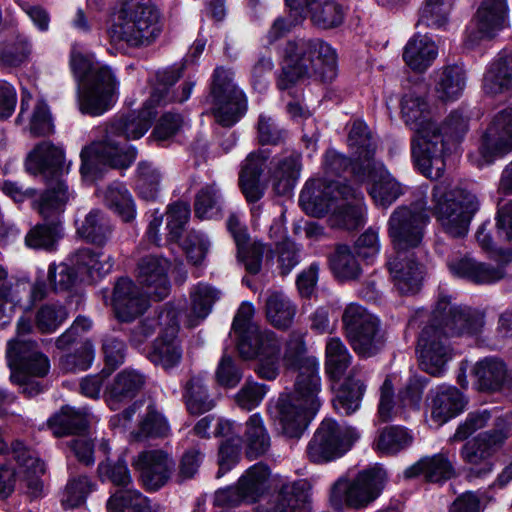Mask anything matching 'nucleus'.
Masks as SVG:
<instances>
[{
    "mask_svg": "<svg viewBox=\"0 0 512 512\" xmlns=\"http://www.w3.org/2000/svg\"><path fill=\"white\" fill-rule=\"evenodd\" d=\"M69 200L68 187L62 180H55L35 203V208L45 220H55L64 211Z\"/></svg>",
    "mask_w": 512,
    "mask_h": 512,
    "instance_id": "nucleus-50",
    "label": "nucleus"
},
{
    "mask_svg": "<svg viewBox=\"0 0 512 512\" xmlns=\"http://www.w3.org/2000/svg\"><path fill=\"white\" fill-rule=\"evenodd\" d=\"M253 316V306L243 303L234 317L232 328L238 337V351L244 359L258 360L259 377L274 380L279 371L280 342L274 332L261 329Z\"/></svg>",
    "mask_w": 512,
    "mask_h": 512,
    "instance_id": "nucleus-6",
    "label": "nucleus"
},
{
    "mask_svg": "<svg viewBox=\"0 0 512 512\" xmlns=\"http://www.w3.org/2000/svg\"><path fill=\"white\" fill-rule=\"evenodd\" d=\"M329 264L334 275L340 280H356L362 272L351 248L339 244L329 256Z\"/></svg>",
    "mask_w": 512,
    "mask_h": 512,
    "instance_id": "nucleus-54",
    "label": "nucleus"
},
{
    "mask_svg": "<svg viewBox=\"0 0 512 512\" xmlns=\"http://www.w3.org/2000/svg\"><path fill=\"white\" fill-rule=\"evenodd\" d=\"M271 471L263 463H256L249 467L238 479L237 485L247 504H253L264 497L271 489Z\"/></svg>",
    "mask_w": 512,
    "mask_h": 512,
    "instance_id": "nucleus-39",
    "label": "nucleus"
},
{
    "mask_svg": "<svg viewBox=\"0 0 512 512\" xmlns=\"http://www.w3.org/2000/svg\"><path fill=\"white\" fill-rule=\"evenodd\" d=\"M206 382L204 375L197 374L191 376L185 385L183 398L187 411L192 415H201L215 407Z\"/></svg>",
    "mask_w": 512,
    "mask_h": 512,
    "instance_id": "nucleus-45",
    "label": "nucleus"
},
{
    "mask_svg": "<svg viewBox=\"0 0 512 512\" xmlns=\"http://www.w3.org/2000/svg\"><path fill=\"white\" fill-rule=\"evenodd\" d=\"M365 389L364 381L356 377V370L353 369L335 394L333 399L335 410L344 415H351L357 411L361 405Z\"/></svg>",
    "mask_w": 512,
    "mask_h": 512,
    "instance_id": "nucleus-44",
    "label": "nucleus"
},
{
    "mask_svg": "<svg viewBox=\"0 0 512 512\" xmlns=\"http://www.w3.org/2000/svg\"><path fill=\"white\" fill-rule=\"evenodd\" d=\"M161 174L151 162L140 161L137 165L136 186L140 197L155 200L160 190Z\"/></svg>",
    "mask_w": 512,
    "mask_h": 512,
    "instance_id": "nucleus-62",
    "label": "nucleus"
},
{
    "mask_svg": "<svg viewBox=\"0 0 512 512\" xmlns=\"http://www.w3.org/2000/svg\"><path fill=\"white\" fill-rule=\"evenodd\" d=\"M385 480L386 471L380 467L364 470L352 481L340 479L332 487L331 503L335 507L343 501L354 508L365 507L378 497Z\"/></svg>",
    "mask_w": 512,
    "mask_h": 512,
    "instance_id": "nucleus-14",
    "label": "nucleus"
},
{
    "mask_svg": "<svg viewBox=\"0 0 512 512\" xmlns=\"http://www.w3.org/2000/svg\"><path fill=\"white\" fill-rule=\"evenodd\" d=\"M350 185L340 180L306 182L299 196V204L306 214L321 217L332 212L339 195H352Z\"/></svg>",
    "mask_w": 512,
    "mask_h": 512,
    "instance_id": "nucleus-18",
    "label": "nucleus"
},
{
    "mask_svg": "<svg viewBox=\"0 0 512 512\" xmlns=\"http://www.w3.org/2000/svg\"><path fill=\"white\" fill-rule=\"evenodd\" d=\"M169 431L170 428L165 417L154 403H149L140 421L136 438L140 440L149 437H165Z\"/></svg>",
    "mask_w": 512,
    "mask_h": 512,
    "instance_id": "nucleus-63",
    "label": "nucleus"
},
{
    "mask_svg": "<svg viewBox=\"0 0 512 512\" xmlns=\"http://www.w3.org/2000/svg\"><path fill=\"white\" fill-rule=\"evenodd\" d=\"M395 288L403 295L415 294L421 288L423 279L422 265L416 262L414 253L396 252L388 261Z\"/></svg>",
    "mask_w": 512,
    "mask_h": 512,
    "instance_id": "nucleus-27",
    "label": "nucleus"
},
{
    "mask_svg": "<svg viewBox=\"0 0 512 512\" xmlns=\"http://www.w3.org/2000/svg\"><path fill=\"white\" fill-rule=\"evenodd\" d=\"M88 417L87 409H75L66 405L48 419L47 425L54 436L64 437L85 431Z\"/></svg>",
    "mask_w": 512,
    "mask_h": 512,
    "instance_id": "nucleus-41",
    "label": "nucleus"
},
{
    "mask_svg": "<svg viewBox=\"0 0 512 512\" xmlns=\"http://www.w3.org/2000/svg\"><path fill=\"white\" fill-rule=\"evenodd\" d=\"M302 165L299 153L291 154L272 163L269 174L274 192L277 195H289L300 176Z\"/></svg>",
    "mask_w": 512,
    "mask_h": 512,
    "instance_id": "nucleus-36",
    "label": "nucleus"
},
{
    "mask_svg": "<svg viewBox=\"0 0 512 512\" xmlns=\"http://www.w3.org/2000/svg\"><path fill=\"white\" fill-rule=\"evenodd\" d=\"M512 151V108L507 107L493 117L479 147L482 164L491 163Z\"/></svg>",
    "mask_w": 512,
    "mask_h": 512,
    "instance_id": "nucleus-20",
    "label": "nucleus"
},
{
    "mask_svg": "<svg viewBox=\"0 0 512 512\" xmlns=\"http://www.w3.org/2000/svg\"><path fill=\"white\" fill-rule=\"evenodd\" d=\"M466 405L462 393L455 387H440L432 399V419L442 425L460 414Z\"/></svg>",
    "mask_w": 512,
    "mask_h": 512,
    "instance_id": "nucleus-42",
    "label": "nucleus"
},
{
    "mask_svg": "<svg viewBox=\"0 0 512 512\" xmlns=\"http://www.w3.org/2000/svg\"><path fill=\"white\" fill-rule=\"evenodd\" d=\"M160 319L162 321L170 320V322L168 327L163 328L154 340L148 358L154 365L169 371L180 364L183 355L182 347L177 339L178 319L175 311L163 312Z\"/></svg>",
    "mask_w": 512,
    "mask_h": 512,
    "instance_id": "nucleus-19",
    "label": "nucleus"
},
{
    "mask_svg": "<svg viewBox=\"0 0 512 512\" xmlns=\"http://www.w3.org/2000/svg\"><path fill=\"white\" fill-rule=\"evenodd\" d=\"M294 11H306L313 25L321 29H332L344 21L345 11L340 0H285Z\"/></svg>",
    "mask_w": 512,
    "mask_h": 512,
    "instance_id": "nucleus-26",
    "label": "nucleus"
},
{
    "mask_svg": "<svg viewBox=\"0 0 512 512\" xmlns=\"http://www.w3.org/2000/svg\"><path fill=\"white\" fill-rule=\"evenodd\" d=\"M63 237V228L58 220L37 224L27 233L25 243L33 249L46 251L55 250L58 241Z\"/></svg>",
    "mask_w": 512,
    "mask_h": 512,
    "instance_id": "nucleus-52",
    "label": "nucleus"
},
{
    "mask_svg": "<svg viewBox=\"0 0 512 512\" xmlns=\"http://www.w3.org/2000/svg\"><path fill=\"white\" fill-rule=\"evenodd\" d=\"M358 438L359 433L354 428L324 419L309 441L306 453L313 463L330 462L348 452Z\"/></svg>",
    "mask_w": 512,
    "mask_h": 512,
    "instance_id": "nucleus-13",
    "label": "nucleus"
},
{
    "mask_svg": "<svg viewBox=\"0 0 512 512\" xmlns=\"http://www.w3.org/2000/svg\"><path fill=\"white\" fill-rule=\"evenodd\" d=\"M326 371L333 379H340L352 361V355L344 342L338 337H331L327 340L326 348Z\"/></svg>",
    "mask_w": 512,
    "mask_h": 512,
    "instance_id": "nucleus-55",
    "label": "nucleus"
},
{
    "mask_svg": "<svg viewBox=\"0 0 512 512\" xmlns=\"http://www.w3.org/2000/svg\"><path fill=\"white\" fill-rule=\"evenodd\" d=\"M342 325L346 338L359 356L373 357L385 347L386 331L380 319L365 307L348 304L342 314Z\"/></svg>",
    "mask_w": 512,
    "mask_h": 512,
    "instance_id": "nucleus-10",
    "label": "nucleus"
},
{
    "mask_svg": "<svg viewBox=\"0 0 512 512\" xmlns=\"http://www.w3.org/2000/svg\"><path fill=\"white\" fill-rule=\"evenodd\" d=\"M68 262L75 269L79 277L87 280H96L112 271L113 259L104 257L101 252H96L89 247H81L73 251L68 257Z\"/></svg>",
    "mask_w": 512,
    "mask_h": 512,
    "instance_id": "nucleus-32",
    "label": "nucleus"
},
{
    "mask_svg": "<svg viewBox=\"0 0 512 512\" xmlns=\"http://www.w3.org/2000/svg\"><path fill=\"white\" fill-rule=\"evenodd\" d=\"M245 453L250 459L266 454L271 446L269 433L259 413L251 415L244 432Z\"/></svg>",
    "mask_w": 512,
    "mask_h": 512,
    "instance_id": "nucleus-47",
    "label": "nucleus"
},
{
    "mask_svg": "<svg viewBox=\"0 0 512 512\" xmlns=\"http://www.w3.org/2000/svg\"><path fill=\"white\" fill-rule=\"evenodd\" d=\"M182 76L180 68H172L157 74V84L148 99L154 106L167 104L169 102L182 103L186 101L194 88L195 83L187 81L183 83L179 93H170L173 86Z\"/></svg>",
    "mask_w": 512,
    "mask_h": 512,
    "instance_id": "nucleus-37",
    "label": "nucleus"
},
{
    "mask_svg": "<svg viewBox=\"0 0 512 512\" xmlns=\"http://www.w3.org/2000/svg\"><path fill=\"white\" fill-rule=\"evenodd\" d=\"M281 55L284 61L277 86L288 89L300 80L332 82L338 74L337 53L319 38H295L285 43Z\"/></svg>",
    "mask_w": 512,
    "mask_h": 512,
    "instance_id": "nucleus-4",
    "label": "nucleus"
},
{
    "mask_svg": "<svg viewBox=\"0 0 512 512\" xmlns=\"http://www.w3.org/2000/svg\"><path fill=\"white\" fill-rule=\"evenodd\" d=\"M106 506L109 512H153L148 498L132 489L117 490L109 497Z\"/></svg>",
    "mask_w": 512,
    "mask_h": 512,
    "instance_id": "nucleus-53",
    "label": "nucleus"
},
{
    "mask_svg": "<svg viewBox=\"0 0 512 512\" xmlns=\"http://www.w3.org/2000/svg\"><path fill=\"white\" fill-rule=\"evenodd\" d=\"M162 30L161 13L152 0H120L106 34L113 45L143 49L154 44Z\"/></svg>",
    "mask_w": 512,
    "mask_h": 512,
    "instance_id": "nucleus-5",
    "label": "nucleus"
},
{
    "mask_svg": "<svg viewBox=\"0 0 512 512\" xmlns=\"http://www.w3.org/2000/svg\"><path fill=\"white\" fill-rule=\"evenodd\" d=\"M148 298L129 278H120L113 291V307L122 322H131L148 308Z\"/></svg>",
    "mask_w": 512,
    "mask_h": 512,
    "instance_id": "nucleus-25",
    "label": "nucleus"
},
{
    "mask_svg": "<svg viewBox=\"0 0 512 512\" xmlns=\"http://www.w3.org/2000/svg\"><path fill=\"white\" fill-rule=\"evenodd\" d=\"M25 166L28 172L42 174L51 180H61L62 175L68 172L63 150L49 141L34 147L26 158Z\"/></svg>",
    "mask_w": 512,
    "mask_h": 512,
    "instance_id": "nucleus-24",
    "label": "nucleus"
},
{
    "mask_svg": "<svg viewBox=\"0 0 512 512\" xmlns=\"http://www.w3.org/2000/svg\"><path fill=\"white\" fill-rule=\"evenodd\" d=\"M438 55L435 42L426 35H414L404 46L403 60L414 72H425Z\"/></svg>",
    "mask_w": 512,
    "mask_h": 512,
    "instance_id": "nucleus-35",
    "label": "nucleus"
},
{
    "mask_svg": "<svg viewBox=\"0 0 512 512\" xmlns=\"http://www.w3.org/2000/svg\"><path fill=\"white\" fill-rule=\"evenodd\" d=\"M171 262L162 256L148 255L138 263V281L147 289V293L156 300L166 298L171 289L168 272Z\"/></svg>",
    "mask_w": 512,
    "mask_h": 512,
    "instance_id": "nucleus-23",
    "label": "nucleus"
},
{
    "mask_svg": "<svg viewBox=\"0 0 512 512\" xmlns=\"http://www.w3.org/2000/svg\"><path fill=\"white\" fill-rule=\"evenodd\" d=\"M478 208L477 197L469 191L452 187L447 182L437 183L432 189L430 210L444 232L453 238L467 234Z\"/></svg>",
    "mask_w": 512,
    "mask_h": 512,
    "instance_id": "nucleus-8",
    "label": "nucleus"
},
{
    "mask_svg": "<svg viewBox=\"0 0 512 512\" xmlns=\"http://www.w3.org/2000/svg\"><path fill=\"white\" fill-rule=\"evenodd\" d=\"M435 97L443 102L458 100L466 87V72L459 65H446L433 71Z\"/></svg>",
    "mask_w": 512,
    "mask_h": 512,
    "instance_id": "nucleus-34",
    "label": "nucleus"
},
{
    "mask_svg": "<svg viewBox=\"0 0 512 512\" xmlns=\"http://www.w3.org/2000/svg\"><path fill=\"white\" fill-rule=\"evenodd\" d=\"M194 209L196 216L201 219L221 216L222 196L215 184L206 185L197 193Z\"/></svg>",
    "mask_w": 512,
    "mask_h": 512,
    "instance_id": "nucleus-61",
    "label": "nucleus"
},
{
    "mask_svg": "<svg viewBox=\"0 0 512 512\" xmlns=\"http://www.w3.org/2000/svg\"><path fill=\"white\" fill-rule=\"evenodd\" d=\"M413 437L401 426L383 428L375 441L377 451L382 454L395 455L411 445Z\"/></svg>",
    "mask_w": 512,
    "mask_h": 512,
    "instance_id": "nucleus-59",
    "label": "nucleus"
},
{
    "mask_svg": "<svg viewBox=\"0 0 512 512\" xmlns=\"http://www.w3.org/2000/svg\"><path fill=\"white\" fill-rule=\"evenodd\" d=\"M233 75L230 68L217 67L206 99L215 120L224 127L233 126L247 108L245 96L233 82Z\"/></svg>",
    "mask_w": 512,
    "mask_h": 512,
    "instance_id": "nucleus-11",
    "label": "nucleus"
},
{
    "mask_svg": "<svg viewBox=\"0 0 512 512\" xmlns=\"http://www.w3.org/2000/svg\"><path fill=\"white\" fill-rule=\"evenodd\" d=\"M473 374L481 391L512 394V371L501 359L486 357L478 361Z\"/></svg>",
    "mask_w": 512,
    "mask_h": 512,
    "instance_id": "nucleus-29",
    "label": "nucleus"
},
{
    "mask_svg": "<svg viewBox=\"0 0 512 512\" xmlns=\"http://www.w3.org/2000/svg\"><path fill=\"white\" fill-rule=\"evenodd\" d=\"M348 145L352 150L353 157H355L354 172L356 166L365 170L379 162L374 159L376 145L364 122L360 120L353 122L348 134Z\"/></svg>",
    "mask_w": 512,
    "mask_h": 512,
    "instance_id": "nucleus-38",
    "label": "nucleus"
},
{
    "mask_svg": "<svg viewBox=\"0 0 512 512\" xmlns=\"http://www.w3.org/2000/svg\"><path fill=\"white\" fill-rule=\"evenodd\" d=\"M268 154L264 151H254L248 154L242 162L239 173V185L246 200L250 203L260 200L265 191L260 177L263 173Z\"/></svg>",
    "mask_w": 512,
    "mask_h": 512,
    "instance_id": "nucleus-31",
    "label": "nucleus"
},
{
    "mask_svg": "<svg viewBox=\"0 0 512 512\" xmlns=\"http://www.w3.org/2000/svg\"><path fill=\"white\" fill-rule=\"evenodd\" d=\"M400 108L402 120L414 133L411 154L415 166L425 177L439 179L445 171L446 157L456 150L468 130V119L454 110L437 122L428 99L415 92L402 97Z\"/></svg>",
    "mask_w": 512,
    "mask_h": 512,
    "instance_id": "nucleus-1",
    "label": "nucleus"
},
{
    "mask_svg": "<svg viewBox=\"0 0 512 512\" xmlns=\"http://www.w3.org/2000/svg\"><path fill=\"white\" fill-rule=\"evenodd\" d=\"M219 297L220 292L211 285L204 282L195 285L190 291L191 311L195 318L190 320V326L197 325L196 320L206 318Z\"/></svg>",
    "mask_w": 512,
    "mask_h": 512,
    "instance_id": "nucleus-57",
    "label": "nucleus"
},
{
    "mask_svg": "<svg viewBox=\"0 0 512 512\" xmlns=\"http://www.w3.org/2000/svg\"><path fill=\"white\" fill-rule=\"evenodd\" d=\"M145 376L133 369H125L118 373L111 384L108 395L113 409L115 402L133 398L144 386Z\"/></svg>",
    "mask_w": 512,
    "mask_h": 512,
    "instance_id": "nucleus-49",
    "label": "nucleus"
},
{
    "mask_svg": "<svg viewBox=\"0 0 512 512\" xmlns=\"http://www.w3.org/2000/svg\"><path fill=\"white\" fill-rule=\"evenodd\" d=\"M479 33L493 37L508 26L506 0H483L475 15Z\"/></svg>",
    "mask_w": 512,
    "mask_h": 512,
    "instance_id": "nucleus-40",
    "label": "nucleus"
},
{
    "mask_svg": "<svg viewBox=\"0 0 512 512\" xmlns=\"http://www.w3.org/2000/svg\"><path fill=\"white\" fill-rule=\"evenodd\" d=\"M70 67L78 83H83L84 92L79 105L82 113L98 116L112 105L117 82L112 70L90 55H84L76 46L70 54Z\"/></svg>",
    "mask_w": 512,
    "mask_h": 512,
    "instance_id": "nucleus-7",
    "label": "nucleus"
},
{
    "mask_svg": "<svg viewBox=\"0 0 512 512\" xmlns=\"http://www.w3.org/2000/svg\"><path fill=\"white\" fill-rule=\"evenodd\" d=\"M448 337L449 335L430 318L417 342L419 365L423 371L432 376L443 373L446 363L452 357Z\"/></svg>",
    "mask_w": 512,
    "mask_h": 512,
    "instance_id": "nucleus-16",
    "label": "nucleus"
},
{
    "mask_svg": "<svg viewBox=\"0 0 512 512\" xmlns=\"http://www.w3.org/2000/svg\"><path fill=\"white\" fill-rule=\"evenodd\" d=\"M456 0H426L420 10L418 24L427 27L441 28L449 18Z\"/></svg>",
    "mask_w": 512,
    "mask_h": 512,
    "instance_id": "nucleus-64",
    "label": "nucleus"
},
{
    "mask_svg": "<svg viewBox=\"0 0 512 512\" xmlns=\"http://www.w3.org/2000/svg\"><path fill=\"white\" fill-rule=\"evenodd\" d=\"M429 217L416 204L399 206L387 223L388 236L396 252H409L422 243Z\"/></svg>",
    "mask_w": 512,
    "mask_h": 512,
    "instance_id": "nucleus-15",
    "label": "nucleus"
},
{
    "mask_svg": "<svg viewBox=\"0 0 512 512\" xmlns=\"http://www.w3.org/2000/svg\"><path fill=\"white\" fill-rule=\"evenodd\" d=\"M77 233L87 242L104 246L112 234V225L103 212L91 210L78 225Z\"/></svg>",
    "mask_w": 512,
    "mask_h": 512,
    "instance_id": "nucleus-48",
    "label": "nucleus"
},
{
    "mask_svg": "<svg viewBox=\"0 0 512 512\" xmlns=\"http://www.w3.org/2000/svg\"><path fill=\"white\" fill-rule=\"evenodd\" d=\"M342 325L346 338L359 356L373 357L385 347L386 331L380 319L365 307L348 304L342 314Z\"/></svg>",
    "mask_w": 512,
    "mask_h": 512,
    "instance_id": "nucleus-9",
    "label": "nucleus"
},
{
    "mask_svg": "<svg viewBox=\"0 0 512 512\" xmlns=\"http://www.w3.org/2000/svg\"><path fill=\"white\" fill-rule=\"evenodd\" d=\"M6 356L12 370L11 380L20 385L22 393L28 397L39 394L41 386L30 376L43 377L48 373L50 363L47 356L35 349L32 343L20 341L10 344Z\"/></svg>",
    "mask_w": 512,
    "mask_h": 512,
    "instance_id": "nucleus-12",
    "label": "nucleus"
},
{
    "mask_svg": "<svg viewBox=\"0 0 512 512\" xmlns=\"http://www.w3.org/2000/svg\"><path fill=\"white\" fill-rule=\"evenodd\" d=\"M155 107L147 100L137 113L121 116L107 124L103 138L81 151L82 175L92 173L91 158L112 168H128L135 161L137 151L127 141L139 139L148 131L157 114Z\"/></svg>",
    "mask_w": 512,
    "mask_h": 512,
    "instance_id": "nucleus-3",
    "label": "nucleus"
},
{
    "mask_svg": "<svg viewBox=\"0 0 512 512\" xmlns=\"http://www.w3.org/2000/svg\"><path fill=\"white\" fill-rule=\"evenodd\" d=\"M133 466L147 490L156 491L163 487L174 469L172 457L161 449L145 450L133 459Z\"/></svg>",
    "mask_w": 512,
    "mask_h": 512,
    "instance_id": "nucleus-21",
    "label": "nucleus"
},
{
    "mask_svg": "<svg viewBox=\"0 0 512 512\" xmlns=\"http://www.w3.org/2000/svg\"><path fill=\"white\" fill-rule=\"evenodd\" d=\"M267 320L278 329L291 326L296 314V306L281 292H272L266 299Z\"/></svg>",
    "mask_w": 512,
    "mask_h": 512,
    "instance_id": "nucleus-51",
    "label": "nucleus"
},
{
    "mask_svg": "<svg viewBox=\"0 0 512 512\" xmlns=\"http://www.w3.org/2000/svg\"><path fill=\"white\" fill-rule=\"evenodd\" d=\"M431 319L449 336L475 334L484 325V315L481 312L466 306H454L447 297L439 298Z\"/></svg>",
    "mask_w": 512,
    "mask_h": 512,
    "instance_id": "nucleus-17",
    "label": "nucleus"
},
{
    "mask_svg": "<svg viewBox=\"0 0 512 512\" xmlns=\"http://www.w3.org/2000/svg\"><path fill=\"white\" fill-rule=\"evenodd\" d=\"M447 266L454 276L475 284H493L506 276L503 263L492 265L468 256L451 259L447 262Z\"/></svg>",
    "mask_w": 512,
    "mask_h": 512,
    "instance_id": "nucleus-28",
    "label": "nucleus"
},
{
    "mask_svg": "<svg viewBox=\"0 0 512 512\" xmlns=\"http://www.w3.org/2000/svg\"><path fill=\"white\" fill-rule=\"evenodd\" d=\"M310 489L311 485L306 479L282 485L277 508L283 512H308Z\"/></svg>",
    "mask_w": 512,
    "mask_h": 512,
    "instance_id": "nucleus-46",
    "label": "nucleus"
},
{
    "mask_svg": "<svg viewBox=\"0 0 512 512\" xmlns=\"http://www.w3.org/2000/svg\"><path fill=\"white\" fill-rule=\"evenodd\" d=\"M483 91L491 96L512 95V51H502L483 78Z\"/></svg>",
    "mask_w": 512,
    "mask_h": 512,
    "instance_id": "nucleus-33",
    "label": "nucleus"
},
{
    "mask_svg": "<svg viewBox=\"0 0 512 512\" xmlns=\"http://www.w3.org/2000/svg\"><path fill=\"white\" fill-rule=\"evenodd\" d=\"M273 257H276L280 275L286 276L300 263L301 246L290 239H284L267 253V261Z\"/></svg>",
    "mask_w": 512,
    "mask_h": 512,
    "instance_id": "nucleus-60",
    "label": "nucleus"
},
{
    "mask_svg": "<svg viewBox=\"0 0 512 512\" xmlns=\"http://www.w3.org/2000/svg\"><path fill=\"white\" fill-rule=\"evenodd\" d=\"M31 53V43L23 34H16L0 42V62L3 66L18 67Z\"/></svg>",
    "mask_w": 512,
    "mask_h": 512,
    "instance_id": "nucleus-58",
    "label": "nucleus"
},
{
    "mask_svg": "<svg viewBox=\"0 0 512 512\" xmlns=\"http://www.w3.org/2000/svg\"><path fill=\"white\" fill-rule=\"evenodd\" d=\"M283 361L286 367L298 370L299 374L294 391L279 397L274 417L285 436L299 438L321 405L319 363L315 357L306 355L304 334L299 331L289 335Z\"/></svg>",
    "mask_w": 512,
    "mask_h": 512,
    "instance_id": "nucleus-2",
    "label": "nucleus"
},
{
    "mask_svg": "<svg viewBox=\"0 0 512 512\" xmlns=\"http://www.w3.org/2000/svg\"><path fill=\"white\" fill-rule=\"evenodd\" d=\"M422 475L429 482H441L454 475L451 461L445 454L439 453L432 457L421 458L405 470V476L412 478Z\"/></svg>",
    "mask_w": 512,
    "mask_h": 512,
    "instance_id": "nucleus-43",
    "label": "nucleus"
},
{
    "mask_svg": "<svg viewBox=\"0 0 512 512\" xmlns=\"http://www.w3.org/2000/svg\"><path fill=\"white\" fill-rule=\"evenodd\" d=\"M106 205L117 213L123 221L130 222L136 216L134 201L123 183L115 182L105 191Z\"/></svg>",
    "mask_w": 512,
    "mask_h": 512,
    "instance_id": "nucleus-56",
    "label": "nucleus"
},
{
    "mask_svg": "<svg viewBox=\"0 0 512 512\" xmlns=\"http://www.w3.org/2000/svg\"><path fill=\"white\" fill-rule=\"evenodd\" d=\"M355 175L358 182L371 181L369 194L377 206L388 208L403 194L401 184L381 162L374 163L365 170L356 166Z\"/></svg>",
    "mask_w": 512,
    "mask_h": 512,
    "instance_id": "nucleus-22",
    "label": "nucleus"
},
{
    "mask_svg": "<svg viewBox=\"0 0 512 512\" xmlns=\"http://www.w3.org/2000/svg\"><path fill=\"white\" fill-rule=\"evenodd\" d=\"M352 195H339L337 204L334 206L329 223L332 227L344 229H356L364 223L365 206L363 194L359 188L352 187Z\"/></svg>",
    "mask_w": 512,
    "mask_h": 512,
    "instance_id": "nucleus-30",
    "label": "nucleus"
}]
</instances>
